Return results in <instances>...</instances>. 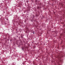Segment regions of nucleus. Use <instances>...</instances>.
I'll use <instances>...</instances> for the list:
<instances>
[{"instance_id": "39448f33", "label": "nucleus", "mask_w": 65, "mask_h": 65, "mask_svg": "<svg viewBox=\"0 0 65 65\" xmlns=\"http://www.w3.org/2000/svg\"><path fill=\"white\" fill-rule=\"evenodd\" d=\"M22 49H23V48H22Z\"/></svg>"}, {"instance_id": "f03ea898", "label": "nucleus", "mask_w": 65, "mask_h": 65, "mask_svg": "<svg viewBox=\"0 0 65 65\" xmlns=\"http://www.w3.org/2000/svg\"><path fill=\"white\" fill-rule=\"evenodd\" d=\"M37 9H39V7H38V6L37 7Z\"/></svg>"}, {"instance_id": "20e7f679", "label": "nucleus", "mask_w": 65, "mask_h": 65, "mask_svg": "<svg viewBox=\"0 0 65 65\" xmlns=\"http://www.w3.org/2000/svg\"><path fill=\"white\" fill-rule=\"evenodd\" d=\"M33 33L34 34H35V32L34 31H33Z\"/></svg>"}, {"instance_id": "7ed1b4c3", "label": "nucleus", "mask_w": 65, "mask_h": 65, "mask_svg": "<svg viewBox=\"0 0 65 65\" xmlns=\"http://www.w3.org/2000/svg\"><path fill=\"white\" fill-rule=\"evenodd\" d=\"M27 32H28V33H29V31L28 30V29L27 30Z\"/></svg>"}, {"instance_id": "f257e3e1", "label": "nucleus", "mask_w": 65, "mask_h": 65, "mask_svg": "<svg viewBox=\"0 0 65 65\" xmlns=\"http://www.w3.org/2000/svg\"><path fill=\"white\" fill-rule=\"evenodd\" d=\"M61 57H62V56H61V55H60V56L58 55L56 57L57 58L59 59H61Z\"/></svg>"}]
</instances>
